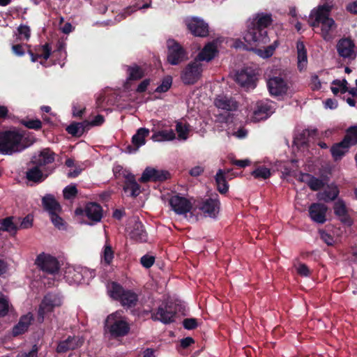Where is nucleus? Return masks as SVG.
Instances as JSON below:
<instances>
[{
    "instance_id": "obj_46",
    "label": "nucleus",
    "mask_w": 357,
    "mask_h": 357,
    "mask_svg": "<svg viewBox=\"0 0 357 357\" xmlns=\"http://www.w3.org/2000/svg\"><path fill=\"white\" fill-rule=\"evenodd\" d=\"M308 187L313 191H318L324 186V181L311 174L310 179L307 181Z\"/></svg>"
},
{
    "instance_id": "obj_30",
    "label": "nucleus",
    "mask_w": 357,
    "mask_h": 357,
    "mask_svg": "<svg viewBox=\"0 0 357 357\" xmlns=\"http://www.w3.org/2000/svg\"><path fill=\"white\" fill-rule=\"evenodd\" d=\"M140 188V185L137 183L133 174H128L126 176L123 186V190L125 193H128L132 197H136L141 192Z\"/></svg>"
},
{
    "instance_id": "obj_3",
    "label": "nucleus",
    "mask_w": 357,
    "mask_h": 357,
    "mask_svg": "<svg viewBox=\"0 0 357 357\" xmlns=\"http://www.w3.org/2000/svg\"><path fill=\"white\" fill-rule=\"evenodd\" d=\"M332 6L328 3H324L313 9L310 15V26L315 28L321 26L320 35L327 42L331 41L333 38V31L337 25L334 20L330 17Z\"/></svg>"
},
{
    "instance_id": "obj_16",
    "label": "nucleus",
    "mask_w": 357,
    "mask_h": 357,
    "mask_svg": "<svg viewBox=\"0 0 357 357\" xmlns=\"http://www.w3.org/2000/svg\"><path fill=\"white\" fill-rule=\"evenodd\" d=\"M327 211L328 206L324 204L312 203L308 208L309 217L317 224H324L326 221Z\"/></svg>"
},
{
    "instance_id": "obj_29",
    "label": "nucleus",
    "mask_w": 357,
    "mask_h": 357,
    "mask_svg": "<svg viewBox=\"0 0 357 357\" xmlns=\"http://www.w3.org/2000/svg\"><path fill=\"white\" fill-rule=\"evenodd\" d=\"M33 320V317L31 313L22 316L18 323L13 328V335L16 337L26 332Z\"/></svg>"
},
{
    "instance_id": "obj_45",
    "label": "nucleus",
    "mask_w": 357,
    "mask_h": 357,
    "mask_svg": "<svg viewBox=\"0 0 357 357\" xmlns=\"http://www.w3.org/2000/svg\"><path fill=\"white\" fill-rule=\"evenodd\" d=\"M83 124L87 125L86 123H72L66 128V131L68 133L70 134L71 135L74 137H80L82 136V130H80V128L83 126Z\"/></svg>"
},
{
    "instance_id": "obj_26",
    "label": "nucleus",
    "mask_w": 357,
    "mask_h": 357,
    "mask_svg": "<svg viewBox=\"0 0 357 357\" xmlns=\"http://www.w3.org/2000/svg\"><path fill=\"white\" fill-rule=\"evenodd\" d=\"M84 212L85 215L93 222H100L102 218V208L96 202L86 204Z\"/></svg>"
},
{
    "instance_id": "obj_21",
    "label": "nucleus",
    "mask_w": 357,
    "mask_h": 357,
    "mask_svg": "<svg viewBox=\"0 0 357 357\" xmlns=\"http://www.w3.org/2000/svg\"><path fill=\"white\" fill-rule=\"evenodd\" d=\"M128 235L130 239L137 243H143L147 241L148 235L145 230L144 225L139 220H135L132 222L130 227Z\"/></svg>"
},
{
    "instance_id": "obj_49",
    "label": "nucleus",
    "mask_w": 357,
    "mask_h": 357,
    "mask_svg": "<svg viewBox=\"0 0 357 357\" xmlns=\"http://www.w3.org/2000/svg\"><path fill=\"white\" fill-rule=\"evenodd\" d=\"M59 212H54L52 214H50L51 221L55 227L59 229H65V222L62 218L59 215Z\"/></svg>"
},
{
    "instance_id": "obj_60",
    "label": "nucleus",
    "mask_w": 357,
    "mask_h": 357,
    "mask_svg": "<svg viewBox=\"0 0 357 357\" xmlns=\"http://www.w3.org/2000/svg\"><path fill=\"white\" fill-rule=\"evenodd\" d=\"M231 164L233 165L239 167L241 168H244L246 166H248L250 164V161L248 159L245 160H232Z\"/></svg>"
},
{
    "instance_id": "obj_5",
    "label": "nucleus",
    "mask_w": 357,
    "mask_h": 357,
    "mask_svg": "<svg viewBox=\"0 0 357 357\" xmlns=\"http://www.w3.org/2000/svg\"><path fill=\"white\" fill-rule=\"evenodd\" d=\"M177 310L178 307L176 303L166 300L162 302L156 310L151 312V319L164 324H169L175 321Z\"/></svg>"
},
{
    "instance_id": "obj_47",
    "label": "nucleus",
    "mask_w": 357,
    "mask_h": 357,
    "mask_svg": "<svg viewBox=\"0 0 357 357\" xmlns=\"http://www.w3.org/2000/svg\"><path fill=\"white\" fill-rule=\"evenodd\" d=\"M172 84V77L171 76L165 77L161 84L155 89L156 93H165L167 92Z\"/></svg>"
},
{
    "instance_id": "obj_51",
    "label": "nucleus",
    "mask_w": 357,
    "mask_h": 357,
    "mask_svg": "<svg viewBox=\"0 0 357 357\" xmlns=\"http://www.w3.org/2000/svg\"><path fill=\"white\" fill-rule=\"evenodd\" d=\"M183 326L187 330H193L197 327L198 324L195 318H186L183 321Z\"/></svg>"
},
{
    "instance_id": "obj_32",
    "label": "nucleus",
    "mask_w": 357,
    "mask_h": 357,
    "mask_svg": "<svg viewBox=\"0 0 357 357\" xmlns=\"http://www.w3.org/2000/svg\"><path fill=\"white\" fill-rule=\"evenodd\" d=\"M34 166L29 168L26 172V178L29 181H32L35 183H42L47 178V175L44 174L40 169V166L37 164H33Z\"/></svg>"
},
{
    "instance_id": "obj_36",
    "label": "nucleus",
    "mask_w": 357,
    "mask_h": 357,
    "mask_svg": "<svg viewBox=\"0 0 357 357\" xmlns=\"http://www.w3.org/2000/svg\"><path fill=\"white\" fill-rule=\"evenodd\" d=\"M225 174L226 172L224 170L220 169L215 176L217 190L222 195L226 194L229 190V184L226 180Z\"/></svg>"
},
{
    "instance_id": "obj_48",
    "label": "nucleus",
    "mask_w": 357,
    "mask_h": 357,
    "mask_svg": "<svg viewBox=\"0 0 357 357\" xmlns=\"http://www.w3.org/2000/svg\"><path fill=\"white\" fill-rule=\"evenodd\" d=\"M78 193V190L75 185H70L66 186L63 190V197L66 199H74Z\"/></svg>"
},
{
    "instance_id": "obj_40",
    "label": "nucleus",
    "mask_w": 357,
    "mask_h": 357,
    "mask_svg": "<svg viewBox=\"0 0 357 357\" xmlns=\"http://www.w3.org/2000/svg\"><path fill=\"white\" fill-rule=\"evenodd\" d=\"M343 140L348 144L349 147L357 144V126H351L347 129Z\"/></svg>"
},
{
    "instance_id": "obj_17",
    "label": "nucleus",
    "mask_w": 357,
    "mask_h": 357,
    "mask_svg": "<svg viewBox=\"0 0 357 357\" xmlns=\"http://www.w3.org/2000/svg\"><path fill=\"white\" fill-rule=\"evenodd\" d=\"M25 46L27 47V52L30 55L32 62H36L39 58L47 60L51 55L52 47L49 43H45L43 45H36L33 48L29 45Z\"/></svg>"
},
{
    "instance_id": "obj_9",
    "label": "nucleus",
    "mask_w": 357,
    "mask_h": 357,
    "mask_svg": "<svg viewBox=\"0 0 357 357\" xmlns=\"http://www.w3.org/2000/svg\"><path fill=\"white\" fill-rule=\"evenodd\" d=\"M185 23L189 32L194 36L205 38L209 34L208 24L201 18H188L185 20Z\"/></svg>"
},
{
    "instance_id": "obj_63",
    "label": "nucleus",
    "mask_w": 357,
    "mask_h": 357,
    "mask_svg": "<svg viewBox=\"0 0 357 357\" xmlns=\"http://www.w3.org/2000/svg\"><path fill=\"white\" fill-rule=\"evenodd\" d=\"M204 172V168L200 166H195L192 167L190 172L189 174L192 176H199L202 172Z\"/></svg>"
},
{
    "instance_id": "obj_41",
    "label": "nucleus",
    "mask_w": 357,
    "mask_h": 357,
    "mask_svg": "<svg viewBox=\"0 0 357 357\" xmlns=\"http://www.w3.org/2000/svg\"><path fill=\"white\" fill-rule=\"evenodd\" d=\"M114 252L112 246L109 244L104 245L103 252L102 255V260L105 265L109 266L112 262L114 259Z\"/></svg>"
},
{
    "instance_id": "obj_58",
    "label": "nucleus",
    "mask_w": 357,
    "mask_h": 357,
    "mask_svg": "<svg viewBox=\"0 0 357 357\" xmlns=\"http://www.w3.org/2000/svg\"><path fill=\"white\" fill-rule=\"evenodd\" d=\"M150 79H145L142 81L136 89V92L139 93H144L146 91L148 86L150 84Z\"/></svg>"
},
{
    "instance_id": "obj_34",
    "label": "nucleus",
    "mask_w": 357,
    "mask_h": 357,
    "mask_svg": "<svg viewBox=\"0 0 357 357\" xmlns=\"http://www.w3.org/2000/svg\"><path fill=\"white\" fill-rule=\"evenodd\" d=\"M349 148L348 144L343 139L338 143L334 144L330 150L333 160L335 161L340 160L349 152Z\"/></svg>"
},
{
    "instance_id": "obj_55",
    "label": "nucleus",
    "mask_w": 357,
    "mask_h": 357,
    "mask_svg": "<svg viewBox=\"0 0 357 357\" xmlns=\"http://www.w3.org/2000/svg\"><path fill=\"white\" fill-rule=\"evenodd\" d=\"M9 304L6 298L0 297V317H4L8 312Z\"/></svg>"
},
{
    "instance_id": "obj_31",
    "label": "nucleus",
    "mask_w": 357,
    "mask_h": 357,
    "mask_svg": "<svg viewBox=\"0 0 357 357\" xmlns=\"http://www.w3.org/2000/svg\"><path fill=\"white\" fill-rule=\"evenodd\" d=\"M217 53L218 48L216 43L215 42H209L197 54L196 59L199 61H210L215 58Z\"/></svg>"
},
{
    "instance_id": "obj_1",
    "label": "nucleus",
    "mask_w": 357,
    "mask_h": 357,
    "mask_svg": "<svg viewBox=\"0 0 357 357\" xmlns=\"http://www.w3.org/2000/svg\"><path fill=\"white\" fill-rule=\"evenodd\" d=\"M273 22L271 14L257 13L249 20L247 24V30L244 34L245 41L252 46H259L269 43L267 28Z\"/></svg>"
},
{
    "instance_id": "obj_44",
    "label": "nucleus",
    "mask_w": 357,
    "mask_h": 357,
    "mask_svg": "<svg viewBox=\"0 0 357 357\" xmlns=\"http://www.w3.org/2000/svg\"><path fill=\"white\" fill-rule=\"evenodd\" d=\"M188 124H183L181 122H177L176 125V131L178 133V139L185 140L188 138L190 131Z\"/></svg>"
},
{
    "instance_id": "obj_56",
    "label": "nucleus",
    "mask_w": 357,
    "mask_h": 357,
    "mask_svg": "<svg viewBox=\"0 0 357 357\" xmlns=\"http://www.w3.org/2000/svg\"><path fill=\"white\" fill-rule=\"evenodd\" d=\"M17 31L20 36H24V38L26 40H29L31 36V30L29 26L26 25L21 24L17 28Z\"/></svg>"
},
{
    "instance_id": "obj_18",
    "label": "nucleus",
    "mask_w": 357,
    "mask_h": 357,
    "mask_svg": "<svg viewBox=\"0 0 357 357\" xmlns=\"http://www.w3.org/2000/svg\"><path fill=\"white\" fill-rule=\"evenodd\" d=\"M169 202L173 211L179 215L186 214L192 208L191 202L185 197L179 195L172 196Z\"/></svg>"
},
{
    "instance_id": "obj_59",
    "label": "nucleus",
    "mask_w": 357,
    "mask_h": 357,
    "mask_svg": "<svg viewBox=\"0 0 357 357\" xmlns=\"http://www.w3.org/2000/svg\"><path fill=\"white\" fill-rule=\"evenodd\" d=\"M12 51L17 56H22L25 54L24 46L21 44L13 45L12 46Z\"/></svg>"
},
{
    "instance_id": "obj_57",
    "label": "nucleus",
    "mask_w": 357,
    "mask_h": 357,
    "mask_svg": "<svg viewBox=\"0 0 357 357\" xmlns=\"http://www.w3.org/2000/svg\"><path fill=\"white\" fill-rule=\"evenodd\" d=\"M297 273L301 276L308 277L311 271L306 264L300 263L297 267Z\"/></svg>"
},
{
    "instance_id": "obj_52",
    "label": "nucleus",
    "mask_w": 357,
    "mask_h": 357,
    "mask_svg": "<svg viewBox=\"0 0 357 357\" xmlns=\"http://www.w3.org/2000/svg\"><path fill=\"white\" fill-rule=\"evenodd\" d=\"M155 257L147 255L142 257L140 259L142 265L146 268L151 267L153 265Z\"/></svg>"
},
{
    "instance_id": "obj_15",
    "label": "nucleus",
    "mask_w": 357,
    "mask_h": 357,
    "mask_svg": "<svg viewBox=\"0 0 357 357\" xmlns=\"http://www.w3.org/2000/svg\"><path fill=\"white\" fill-rule=\"evenodd\" d=\"M220 201L218 199V195L215 198H208L202 201L198 206V208L206 217L215 218L220 211Z\"/></svg>"
},
{
    "instance_id": "obj_28",
    "label": "nucleus",
    "mask_w": 357,
    "mask_h": 357,
    "mask_svg": "<svg viewBox=\"0 0 357 357\" xmlns=\"http://www.w3.org/2000/svg\"><path fill=\"white\" fill-rule=\"evenodd\" d=\"M55 155V153L50 149H44L40 152L38 157H34L31 160V162L37 164L40 167L45 166L54 162Z\"/></svg>"
},
{
    "instance_id": "obj_10",
    "label": "nucleus",
    "mask_w": 357,
    "mask_h": 357,
    "mask_svg": "<svg viewBox=\"0 0 357 357\" xmlns=\"http://www.w3.org/2000/svg\"><path fill=\"white\" fill-rule=\"evenodd\" d=\"M355 43L349 37L340 38L336 45V50L339 56L349 60H354L357 53L355 51Z\"/></svg>"
},
{
    "instance_id": "obj_19",
    "label": "nucleus",
    "mask_w": 357,
    "mask_h": 357,
    "mask_svg": "<svg viewBox=\"0 0 357 357\" xmlns=\"http://www.w3.org/2000/svg\"><path fill=\"white\" fill-rule=\"evenodd\" d=\"M268 91L271 96H279L285 94L288 86L285 80L280 77H273L267 82Z\"/></svg>"
},
{
    "instance_id": "obj_14",
    "label": "nucleus",
    "mask_w": 357,
    "mask_h": 357,
    "mask_svg": "<svg viewBox=\"0 0 357 357\" xmlns=\"http://www.w3.org/2000/svg\"><path fill=\"white\" fill-rule=\"evenodd\" d=\"M257 79L256 73L251 68L242 69L236 75V82L247 90L256 87Z\"/></svg>"
},
{
    "instance_id": "obj_2",
    "label": "nucleus",
    "mask_w": 357,
    "mask_h": 357,
    "mask_svg": "<svg viewBox=\"0 0 357 357\" xmlns=\"http://www.w3.org/2000/svg\"><path fill=\"white\" fill-rule=\"evenodd\" d=\"M36 142L33 136L24 135L23 132L13 128L0 132V153L12 155L21 152Z\"/></svg>"
},
{
    "instance_id": "obj_53",
    "label": "nucleus",
    "mask_w": 357,
    "mask_h": 357,
    "mask_svg": "<svg viewBox=\"0 0 357 357\" xmlns=\"http://www.w3.org/2000/svg\"><path fill=\"white\" fill-rule=\"evenodd\" d=\"M321 239L326 243L328 245H332L334 243V238L332 235L327 233L324 230H319Z\"/></svg>"
},
{
    "instance_id": "obj_38",
    "label": "nucleus",
    "mask_w": 357,
    "mask_h": 357,
    "mask_svg": "<svg viewBox=\"0 0 357 357\" xmlns=\"http://www.w3.org/2000/svg\"><path fill=\"white\" fill-rule=\"evenodd\" d=\"M340 191L337 187L329 188L320 192L318 195L319 200L328 203L337 199Z\"/></svg>"
},
{
    "instance_id": "obj_37",
    "label": "nucleus",
    "mask_w": 357,
    "mask_h": 357,
    "mask_svg": "<svg viewBox=\"0 0 357 357\" xmlns=\"http://www.w3.org/2000/svg\"><path fill=\"white\" fill-rule=\"evenodd\" d=\"M298 68L300 70L306 66L307 63V50L305 44L302 41H298L296 43Z\"/></svg>"
},
{
    "instance_id": "obj_24",
    "label": "nucleus",
    "mask_w": 357,
    "mask_h": 357,
    "mask_svg": "<svg viewBox=\"0 0 357 357\" xmlns=\"http://www.w3.org/2000/svg\"><path fill=\"white\" fill-rule=\"evenodd\" d=\"M82 344L79 337L68 336L65 340L59 342L56 351L59 354L66 353L70 350H75L80 347Z\"/></svg>"
},
{
    "instance_id": "obj_64",
    "label": "nucleus",
    "mask_w": 357,
    "mask_h": 357,
    "mask_svg": "<svg viewBox=\"0 0 357 357\" xmlns=\"http://www.w3.org/2000/svg\"><path fill=\"white\" fill-rule=\"evenodd\" d=\"M312 84L313 85L312 86L313 90H318L321 87V82L317 75H314L312 77Z\"/></svg>"
},
{
    "instance_id": "obj_11",
    "label": "nucleus",
    "mask_w": 357,
    "mask_h": 357,
    "mask_svg": "<svg viewBox=\"0 0 357 357\" xmlns=\"http://www.w3.org/2000/svg\"><path fill=\"white\" fill-rule=\"evenodd\" d=\"M274 112L273 102L268 99L257 101L252 115V121L259 122L267 119Z\"/></svg>"
},
{
    "instance_id": "obj_27",
    "label": "nucleus",
    "mask_w": 357,
    "mask_h": 357,
    "mask_svg": "<svg viewBox=\"0 0 357 357\" xmlns=\"http://www.w3.org/2000/svg\"><path fill=\"white\" fill-rule=\"evenodd\" d=\"M215 105L220 109L227 112L236 111L238 109V102L232 98L226 96H219L214 101Z\"/></svg>"
},
{
    "instance_id": "obj_25",
    "label": "nucleus",
    "mask_w": 357,
    "mask_h": 357,
    "mask_svg": "<svg viewBox=\"0 0 357 357\" xmlns=\"http://www.w3.org/2000/svg\"><path fill=\"white\" fill-rule=\"evenodd\" d=\"M127 78L125 83V86L130 84V82L137 81L142 79L145 76V70L137 63H132L130 66H126Z\"/></svg>"
},
{
    "instance_id": "obj_20",
    "label": "nucleus",
    "mask_w": 357,
    "mask_h": 357,
    "mask_svg": "<svg viewBox=\"0 0 357 357\" xmlns=\"http://www.w3.org/2000/svg\"><path fill=\"white\" fill-rule=\"evenodd\" d=\"M333 210L334 214L338 217L339 220L342 223L349 226L352 225V219L349 214L348 208L343 199H339L334 203Z\"/></svg>"
},
{
    "instance_id": "obj_4",
    "label": "nucleus",
    "mask_w": 357,
    "mask_h": 357,
    "mask_svg": "<svg viewBox=\"0 0 357 357\" xmlns=\"http://www.w3.org/2000/svg\"><path fill=\"white\" fill-rule=\"evenodd\" d=\"M109 296L116 301H119L123 306L132 307L136 305L138 296L131 290H125L123 287L116 282H112L109 287Z\"/></svg>"
},
{
    "instance_id": "obj_62",
    "label": "nucleus",
    "mask_w": 357,
    "mask_h": 357,
    "mask_svg": "<svg viewBox=\"0 0 357 357\" xmlns=\"http://www.w3.org/2000/svg\"><path fill=\"white\" fill-rule=\"evenodd\" d=\"M195 342L194 339L191 337H184L181 340V347L186 349Z\"/></svg>"
},
{
    "instance_id": "obj_35",
    "label": "nucleus",
    "mask_w": 357,
    "mask_h": 357,
    "mask_svg": "<svg viewBox=\"0 0 357 357\" xmlns=\"http://www.w3.org/2000/svg\"><path fill=\"white\" fill-rule=\"evenodd\" d=\"M13 216H8L0 219L1 231L8 232L12 236L15 235L17 230H19V227L17 224L13 222Z\"/></svg>"
},
{
    "instance_id": "obj_39",
    "label": "nucleus",
    "mask_w": 357,
    "mask_h": 357,
    "mask_svg": "<svg viewBox=\"0 0 357 357\" xmlns=\"http://www.w3.org/2000/svg\"><path fill=\"white\" fill-rule=\"evenodd\" d=\"M176 135L172 129L155 132L151 139L155 142L169 141L175 139Z\"/></svg>"
},
{
    "instance_id": "obj_13",
    "label": "nucleus",
    "mask_w": 357,
    "mask_h": 357,
    "mask_svg": "<svg viewBox=\"0 0 357 357\" xmlns=\"http://www.w3.org/2000/svg\"><path fill=\"white\" fill-rule=\"evenodd\" d=\"M170 173L167 170L146 167L139 181L141 183H146L149 181L163 182L170 178Z\"/></svg>"
},
{
    "instance_id": "obj_61",
    "label": "nucleus",
    "mask_w": 357,
    "mask_h": 357,
    "mask_svg": "<svg viewBox=\"0 0 357 357\" xmlns=\"http://www.w3.org/2000/svg\"><path fill=\"white\" fill-rule=\"evenodd\" d=\"M38 347L36 344L33 345L31 349L22 354V357H38Z\"/></svg>"
},
{
    "instance_id": "obj_54",
    "label": "nucleus",
    "mask_w": 357,
    "mask_h": 357,
    "mask_svg": "<svg viewBox=\"0 0 357 357\" xmlns=\"http://www.w3.org/2000/svg\"><path fill=\"white\" fill-rule=\"evenodd\" d=\"M33 217L31 215H27L22 219L20 225L18 226L19 229L31 228L33 226Z\"/></svg>"
},
{
    "instance_id": "obj_50",
    "label": "nucleus",
    "mask_w": 357,
    "mask_h": 357,
    "mask_svg": "<svg viewBox=\"0 0 357 357\" xmlns=\"http://www.w3.org/2000/svg\"><path fill=\"white\" fill-rule=\"evenodd\" d=\"M22 123L29 129L38 130L42 128V122L39 119H29L23 121Z\"/></svg>"
},
{
    "instance_id": "obj_43",
    "label": "nucleus",
    "mask_w": 357,
    "mask_h": 357,
    "mask_svg": "<svg viewBox=\"0 0 357 357\" xmlns=\"http://www.w3.org/2000/svg\"><path fill=\"white\" fill-rule=\"evenodd\" d=\"M317 134V129H313V130L305 129L301 133L298 134L296 139H297V140H298L301 142V144H305L308 142L309 138L310 137H313L316 136Z\"/></svg>"
},
{
    "instance_id": "obj_23",
    "label": "nucleus",
    "mask_w": 357,
    "mask_h": 357,
    "mask_svg": "<svg viewBox=\"0 0 357 357\" xmlns=\"http://www.w3.org/2000/svg\"><path fill=\"white\" fill-rule=\"evenodd\" d=\"M55 298L52 295H46L39 305L38 310V321L42 323L44 321L45 314L53 311L56 306Z\"/></svg>"
},
{
    "instance_id": "obj_33",
    "label": "nucleus",
    "mask_w": 357,
    "mask_h": 357,
    "mask_svg": "<svg viewBox=\"0 0 357 357\" xmlns=\"http://www.w3.org/2000/svg\"><path fill=\"white\" fill-rule=\"evenodd\" d=\"M42 204L44 209L50 214L54 212H61V206L60 204L56 200L54 195L47 194L42 198Z\"/></svg>"
},
{
    "instance_id": "obj_12",
    "label": "nucleus",
    "mask_w": 357,
    "mask_h": 357,
    "mask_svg": "<svg viewBox=\"0 0 357 357\" xmlns=\"http://www.w3.org/2000/svg\"><path fill=\"white\" fill-rule=\"evenodd\" d=\"M35 264L43 272L54 274L59 269V265L57 259L45 253L40 254L37 256Z\"/></svg>"
},
{
    "instance_id": "obj_22",
    "label": "nucleus",
    "mask_w": 357,
    "mask_h": 357,
    "mask_svg": "<svg viewBox=\"0 0 357 357\" xmlns=\"http://www.w3.org/2000/svg\"><path fill=\"white\" fill-rule=\"evenodd\" d=\"M149 130L145 128H139L132 137V145L126 147V151L129 153L135 152L137 149L146 144L145 138L149 135Z\"/></svg>"
},
{
    "instance_id": "obj_42",
    "label": "nucleus",
    "mask_w": 357,
    "mask_h": 357,
    "mask_svg": "<svg viewBox=\"0 0 357 357\" xmlns=\"http://www.w3.org/2000/svg\"><path fill=\"white\" fill-rule=\"evenodd\" d=\"M251 175L255 178H257V179L261 178V179L265 180V179L268 178L271 176V173L270 169H268L266 167L261 166V167H259L256 168L255 170H253L251 172Z\"/></svg>"
},
{
    "instance_id": "obj_7",
    "label": "nucleus",
    "mask_w": 357,
    "mask_h": 357,
    "mask_svg": "<svg viewBox=\"0 0 357 357\" xmlns=\"http://www.w3.org/2000/svg\"><path fill=\"white\" fill-rule=\"evenodd\" d=\"M202 65L195 58L183 69L181 79L185 85H193L202 77Z\"/></svg>"
},
{
    "instance_id": "obj_6",
    "label": "nucleus",
    "mask_w": 357,
    "mask_h": 357,
    "mask_svg": "<svg viewBox=\"0 0 357 357\" xmlns=\"http://www.w3.org/2000/svg\"><path fill=\"white\" fill-rule=\"evenodd\" d=\"M104 328L112 337L116 338L126 336L130 331V325L113 313L108 315L105 319Z\"/></svg>"
},
{
    "instance_id": "obj_8",
    "label": "nucleus",
    "mask_w": 357,
    "mask_h": 357,
    "mask_svg": "<svg viewBox=\"0 0 357 357\" xmlns=\"http://www.w3.org/2000/svg\"><path fill=\"white\" fill-rule=\"evenodd\" d=\"M167 61L173 66H176L188 59V52L174 39L167 40Z\"/></svg>"
}]
</instances>
